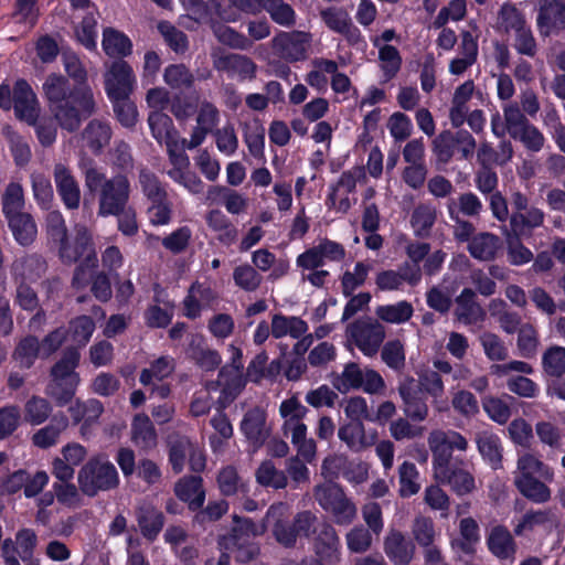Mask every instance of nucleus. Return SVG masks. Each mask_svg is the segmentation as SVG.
Masks as SVG:
<instances>
[{
    "instance_id": "1",
    "label": "nucleus",
    "mask_w": 565,
    "mask_h": 565,
    "mask_svg": "<svg viewBox=\"0 0 565 565\" xmlns=\"http://www.w3.org/2000/svg\"><path fill=\"white\" fill-rule=\"evenodd\" d=\"M64 66L68 77L50 74L43 83V92L60 127L75 132L84 120L95 114L96 104L87 71L79 58L67 56Z\"/></svg>"
},
{
    "instance_id": "2",
    "label": "nucleus",
    "mask_w": 565,
    "mask_h": 565,
    "mask_svg": "<svg viewBox=\"0 0 565 565\" xmlns=\"http://www.w3.org/2000/svg\"><path fill=\"white\" fill-rule=\"evenodd\" d=\"M0 108H13L15 117L28 125H35L40 115L36 95L24 78L17 79L12 88L6 82L0 84Z\"/></svg>"
},
{
    "instance_id": "3",
    "label": "nucleus",
    "mask_w": 565,
    "mask_h": 565,
    "mask_svg": "<svg viewBox=\"0 0 565 565\" xmlns=\"http://www.w3.org/2000/svg\"><path fill=\"white\" fill-rule=\"evenodd\" d=\"M78 488L83 494L94 498L100 491H109L118 487L119 476L116 467L99 457L89 458L77 475Z\"/></svg>"
},
{
    "instance_id": "4",
    "label": "nucleus",
    "mask_w": 565,
    "mask_h": 565,
    "mask_svg": "<svg viewBox=\"0 0 565 565\" xmlns=\"http://www.w3.org/2000/svg\"><path fill=\"white\" fill-rule=\"evenodd\" d=\"M315 498L326 512L332 514L337 524L349 525L352 523L356 514V509L347 498L341 486L335 482H327L317 486L315 489Z\"/></svg>"
},
{
    "instance_id": "5",
    "label": "nucleus",
    "mask_w": 565,
    "mask_h": 565,
    "mask_svg": "<svg viewBox=\"0 0 565 565\" xmlns=\"http://www.w3.org/2000/svg\"><path fill=\"white\" fill-rule=\"evenodd\" d=\"M509 136L520 141L531 152H540L545 143L542 131L525 117L516 105H508L503 109Z\"/></svg>"
},
{
    "instance_id": "6",
    "label": "nucleus",
    "mask_w": 565,
    "mask_h": 565,
    "mask_svg": "<svg viewBox=\"0 0 565 565\" xmlns=\"http://www.w3.org/2000/svg\"><path fill=\"white\" fill-rule=\"evenodd\" d=\"M130 182L126 174L118 173L106 182L98 196V215L108 217L128 207Z\"/></svg>"
},
{
    "instance_id": "7",
    "label": "nucleus",
    "mask_w": 565,
    "mask_h": 565,
    "mask_svg": "<svg viewBox=\"0 0 565 565\" xmlns=\"http://www.w3.org/2000/svg\"><path fill=\"white\" fill-rule=\"evenodd\" d=\"M58 256L63 264L72 265L82 259L86 264H97L93 236L86 226H76L72 241L68 237L58 245Z\"/></svg>"
},
{
    "instance_id": "8",
    "label": "nucleus",
    "mask_w": 565,
    "mask_h": 565,
    "mask_svg": "<svg viewBox=\"0 0 565 565\" xmlns=\"http://www.w3.org/2000/svg\"><path fill=\"white\" fill-rule=\"evenodd\" d=\"M347 332L366 356L376 354L385 338L384 327L371 318L353 321L348 326Z\"/></svg>"
},
{
    "instance_id": "9",
    "label": "nucleus",
    "mask_w": 565,
    "mask_h": 565,
    "mask_svg": "<svg viewBox=\"0 0 565 565\" xmlns=\"http://www.w3.org/2000/svg\"><path fill=\"white\" fill-rule=\"evenodd\" d=\"M148 125L151 130L152 137L161 143L166 142L168 147L169 159L172 164H189V158L184 151L177 152L173 149L175 146V135L177 130L174 129L172 119L160 110H152L148 116Z\"/></svg>"
},
{
    "instance_id": "10",
    "label": "nucleus",
    "mask_w": 565,
    "mask_h": 565,
    "mask_svg": "<svg viewBox=\"0 0 565 565\" xmlns=\"http://www.w3.org/2000/svg\"><path fill=\"white\" fill-rule=\"evenodd\" d=\"M398 394L403 401V411L413 422H423L428 416L427 394L415 383V379L406 376L398 385Z\"/></svg>"
},
{
    "instance_id": "11",
    "label": "nucleus",
    "mask_w": 565,
    "mask_h": 565,
    "mask_svg": "<svg viewBox=\"0 0 565 565\" xmlns=\"http://www.w3.org/2000/svg\"><path fill=\"white\" fill-rule=\"evenodd\" d=\"M539 33L546 38L565 31V0H541L536 14Z\"/></svg>"
},
{
    "instance_id": "12",
    "label": "nucleus",
    "mask_w": 565,
    "mask_h": 565,
    "mask_svg": "<svg viewBox=\"0 0 565 565\" xmlns=\"http://www.w3.org/2000/svg\"><path fill=\"white\" fill-rule=\"evenodd\" d=\"M136 78L128 62L116 60L111 63L105 79V90L108 97H129Z\"/></svg>"
},
{
    "instance_id": "13",
    "label": "nucleus",
    "mask_w": 565,
    "mask_h": 565,
    "mask_svg": "<svg viewBox=\"0 0 565 565\" xmlns=\"http://www.w3.org/2000/svg\"><path fill=\"white\" fill-rule=\"evenodd\" d=\"M56 192L67 210H77L81 204V189L72 171L62 163H56L53 170Z\"/></svg>"
},
{
    "instance_id": "14",
    "label": "nucleus",
    "mask_w": 565,
    "mask_h": 565,
    "mask_svg": "<svg viewBox=\"0 0 565 565\" xmlns=\"http://www.w3.org/2000/svg\"><path fill=\"white\" fill-rule=\"evenodd\" d=\"M306 34L280 31L273 40V49L282 60L294 63L306 58Z\"/></svg>"
},
{
    "instance_id": "15",
    "label": "nucleus",
    "mask_w": 565,
    "mask_h": 565,
    "mask_svg": "<svg viewBox=\"0 0 565 565\" xmlns=\"http://www.w3.org/2000/svg\"><path fill=\"white\" fill-rule=\"evenodd\" d=\"M175 497L186 503L189 511L200 510L205 502L206 491L203 478L199 475H189L180 478L173 487Z\"/></svg>"
},
{
    "instance_id": "16",
    "label": "nucleus",
    "mask_w": 565,
    "mask_h": 565,
    "mask_svg": "<svg viewBox=\"0 0 565 565\" xmlns=\"http://www.w3.org/2000/svg\"><path fill=\"white\" fill-rule=\"evenodd\" d=\"M313 534H316L313 542L316 555L328 564L338 562L340 540L334 527L328 522H321L315 526Z\"/></svg>"
},
{
    "instance_id": "17",
    "label": "nucleus",
    "mask_w": 565,
    "mask_h": 565,
    "mask_svg": "<svg viewBox=\"0 0 565 565\" xmlns=\"http://www.w3.org/2000/svg\"><path fill=\"white\" fill-rule=\"evenodd\" d=\"M213 66L218 72H224L228 77L237 75L241 81L252 79L256 74L254 61L242 54L228 53L213 60Z\"/></svg>"
},
{
    "instance_id": "18",
    "label": "nucleus",
    "mask_w": 565,
    "mask_h": 565,
    "mask_svg": "<svg viewBox=\"0 0 565 565\" xmlns=\"http://www.w3.org/2000/svg\"><path fill=\"white\" fill-rule=\"evenodd\" d=\"M384 552L394 565H407L415 552V545L401 531L391 530L384 540Z\"/></svg>"
},
{
    "instance_id": "19",
    "label": "nucleus",
    "mask_w": 565,
    "mask_h": 565,
    "mask_svg": "<svg viewBox=\"0 0 565 565\" xmlns=\"http://www.w3.org/2000/svg\"><path fill=\"white\" fill-rule=\"evenodd\" d=\"M135 516L142 537L148 542H154L166 523L162 511L153 505L143 504L136 509Z\"/></svg>"
},
{
    "instance_id": "20",
    "label": "nucleus",
    "mask_w": 565,
    "mask_h": 565,
    "mask_svg": "<svg viewBox=\"0 0 565 565\" xmlns=\"http://www.w3.org/2000/svg\"><path fill=\"white\" fill-rule=\"evenodd\" d=\"M183 8L199 23H212L215 19H225V9L221 0H180Z\"/></svg>"
},
{
    "instance_id": "21",
    "label": "nucleus",
    "mask_w": 565,
    "mask_h": 565,
    "mask_svg": "<svg viewBox=\"0 0 565 565\" xmlns=\"http://www.w3.org/2000/svg\"><path fill=\"white\" fill-rule=\"evenodd\" d=\"M95 329L96 323L90 316L79 315L72 318L64 327L66 340L72 342L68 347H75L81 352L89 343Z\"/></svg>"
},
{
    "instance_id": "22",
    "label": "nucleus",
    "mask_w": 565,
    "mask_h": 565,
    "mask_svg": "<svg viewBox=\"0 0 565 565\" xmlns=\"http://www.w3.org/2000/svg\"><path fill=\"white\" fill-rule=\"evenodd\" d=\"M14 241L23 246H30L36 238L38 227L33 216L28 212L4 217Z\"/></svg>"
},
{
    "instance_id": "23",
    "label": "nucleus",
    "mask_w": 565,
    "mask_h": 565,
    "mask_svg": "<svg viewBox=\"0 0 565 565\" xmlns=\"http://www.w3.org/2000/svg\"><path fill=\"white\" fill-rule=\"evenodd\" d=\"M68 417L63 412L53 414L49 424L33 434V445L41 449L54 446L61 434L68 427Z\"/></svg>"
},
{
    "instance_id": "24",
    "label": "nucleus",
    "mask_w": 565,
    "mask_h": 565,
    "mask_svg": "<svg viewBox=\"0 0 565 565\" xmlns=\"http://www.w3.org/2000/svg\"><path fill=\"white\" fill-rule=\"evenodd\" d=\"M47 270L46 260L39 254H28L17 258L12 264V273L24 282L38 281Z\"/></svg>"
},
{
    "instance_id": "25",
    "label": "nucleus",
    "mask_w": 565,
    "mask_h": 565,
    "mask_svg": "<svg viewBox=\"0 0 565 565\" xmlns=\"http://www.w3.org/2000/svg\"><path fill=\"white\" fill-rule=\"evenodd\" d=\"M216 482L221 494L224 497L236 494L247 497L250 492L248 481L239 476L236 467L233 465H227L218 471Z\"/></svg>"
},
{
    "instance_id": "26",
    "label": "nucleus",
    "mask_w": 565,
    "mask_h": 565,
    "mask_svg": "<svg viewBox=\"0 0 565 565\" xmlns=\"http://www.w3.org/2000/svg\"><path fill=\"white\" fill-rule=\"evenodd\" d=\"M476 443L483 461L492 470L501 469L503 458L501 438L497 434L483 431L477 436Z\"/></svg>"
},
{
    "instance_id": "27",
    "label": "nucleus",
    "mask_w": 565,
    "mask_h": 565,
    "mask_svg": "<svg viewBox=\"0 0 565 565\" xmlns=\"http://www.w3.org/2000/svg\"><path fill=\"white\" fill-rule=\"evenodd\" d=\"M157 437L149 416L145 413L136 414L131 422V441L142 450H150L157 446Z\"/></svg>"
},
{
    "instance_id": "28",
    "label": "nucleus",
    "mask_w": 565,
    "mask_h": 565,
    "mask_svg": "<svg viewBox=\"0 0 565 565\" xmlns=\"http://www.w3.org/2000/svg\"><path fill=\"white\" fill-rule=\"evenodd\" d=\"M102 46L106 55L124 60L132 53V42L127 34L114 28L103 30Z\"/></svg>"
},
{
    "instance_id": "29",
    "label": "nucleus",
    "mask_w": 565,
    "mask_h": 565,
    "mask_svg": "<svg viewBox=\"0 0 565 565\" xmlns=\"http://www.w3.org/2000/svg\"><path fill=\"white\" fill-rule=\"evenodd\" d=\"M271 335L275 339H281L290 335L294 339H299L308 331V324L305 320L297 316H285L282 313H275L271 318Z\"/></svg>"
},
{
    "instance_id": "30",
    "label": "nucleus",
    "mask_w": 565,
    "mask_h": 565,
    "mask_svg": "<svg viewBox=\"0 0 565 565\" xmlns=\"http://www.w3.org/2000/svg\"><path fill=\"white\" fill-rule=\"evenodd\" d=\"M544 211L536 206H531L523 213H511L510 231L531 237L533 231L544 224Z\"/></svg>"
},
{
    "instance_id": "31",
    "label": "nucleus",
    "mask_w": 565,
    "mask_h": 565,
    "mask_svg": "<svg viewBox=\"0 0 565 565\" xmlns=\"http://www.w3.org/2000/svg\"><path fill=\"white\" fill-rule=\"evenodd\" d=\"M266 415L258 407L247 411L241 422V430L253 444L263 445L267 438Z\"/></svg>"
},
{
    "instance_id": "32",
    "label": "nucleus",
    "mask_w": 565,
    "mask_h": 565,
    "mask_svg": "<svg viewBox=\"0 0 565 565\" xmlns=\"http://www.w3.org/2000/svg\"><path fill=\"white\" fill-rule=\"evenodd\" d=\"M113 131L108 122L98 119L90 120L83 130V139L90 151L98 156L109 143Z\"/></svg>"
},
{
    "instance_id": "33",
    "label": "nucleus",
    "mask_w": 565,
    "mask_h": 565,
    "mask_svg": "<svg viewBox=\"0 0 565 565\" xmlns=\"http://www.w3.org/2000/svg\"><path fill=\"white\" fill-rule=\"evenodd\" d=\"M500 244V238L497 235L483 232L470 239L468 252L478 260H492L497 256Z\"/></svg>"
},
{
    "instance_id": "34",
    "label": "nucleus",
    "mask_w": 565,
    "mask_h": 565,
    "mask_svg": "<svg viewBox=\"0 0 565 565\" xmlns=\"http://www.w3.org/2000/svg\"><path fill=\"white\" fill-rule=\"evenodd\" d=\"M526 25L524 13L514 3L504 2L497 15L495 31L502 34L516 32Z\"/></svg>"
},
{
    "instance_id": "35",
    "label": "nucleus",
    "mask_w": 565,
    "mask_h": 565,
    "mask_svg": "<svg viewBox=\"0 0 565 565\" xmlns=\"http://www.w3.org/2000/svg\"><path fill=\"white\" fill-rule=\"evenodd\" d=\"M81 362V352L75 347H66L61 358L52 365L50 376L56 380L81 379L76 372Z\"/></svg>"
},
{
    "instance_id": "36",
    "label": "nucleus",
    "mask_w": 565,
    "mask_h": 565,
    "mask_svg": "<svg viewBox=\"0 0 565 565\" xmlns=\"http://www.w3.org/2000/svg\"><path fill=\"white\" fill-rule=\"evenodd\" d=\"M79 382L81 379L56 380V377H51L45 390L46 395L54 401L56 406L64 407L72 403Z\"/></svg>"
},
{
    "instance_id": "37",
    "label": "nucleus",
    "mask_w": 565,
    "mask_h": 565,
    "mask_svg": "<svg viewBox=\"0 0 565 565\" xmlns=\"http://www.w3.org/2000/svg\"><path fill=\"white\" fill-rule=\"evenodd\" d=\"M53 407L49 399L32 395L24 404L23 419L32 426H39L51 419Z\"/></svg>"
},
{
    "instance_id": "38",
    "label": "nucleus",
    "mask_w": 565,
    "mask_h": 565,
    "mask_svg": "<svg viewBox=\"0 0 565 565\" xmlns=\"http://www.w3.org/2000/svg\"><path fill=\"white\" fill-rule=\"evenodd\" d=\"M259 13L266 11L271 21L284 28L296 24V12L285 0H260Z\"/></svg>"
},
{
    "instance_id": "39",
    "label": "nucleus",
    "mask_w": 565,
    "mask_h": 565,
    "mask_svg": "<svg viewBox=\"0 0 565 565\" xmlns=\"http://www.w3.org/2000/svg\"><path fill=\"white\" fill-rule=\"evenodd\" d=\"M489 551L497 557L505 559L515 552V543L511 533L502 525L492 529L488 541Z\"/></svg>"
},
{
    "instance_id": "40",
    "label": "nucleus",
    "mask_w": 565,
    "mask_h": 565,
    "mask_svg": "<svg viewBox=\"0 0 565 565\" xmlns=\"http://www.w3.org/2000/svg\"><path fill=\"white\" fill-rule=\"evenodd\" d=\"M514 484L519 492L532 502L544 503L551 498L550 488L536 477H515Z\"/></svg>"
},
{
    "instance_id": "41",
    "label": "nucleus",
    "mask_w": 565,
    "mask_h": 565,
    "mask_svg": "<svg viewBox=\"0 0 565 565\" xmlns=\"http://www.w3.org/2000/svg\"><path fill=\"white\" fill-rule=\"evenodd\" d=\"M459 530L461 539L451 542L452 548H458L466 555L475 554V545L480 540L477 521L470 516L463 518L460 520Z\"/></svg>"
},
{
    "instance_id": "42",
    "label": "nucleus",
    "mask_w": 565,
    "mask_h": 565,
    "mask_svg": "<svg viewBox=\"0 0 565 565\" xmlns=\"http://www.w3.org/2000/svg\"><path fill=\"white\" fill-rule=\"evenodd\" d=\"M530 236L518 234L512 231L507 233V257L508 262L513 266H522L533 260L534 255L530 248L523 243L522 238H529Z\"/></svg>"
},
{
    "instance_id": "43",
    "label": "nucleus",
    "mask_w": 565,
    "mask_h": 565,
    "mask_svg": "<svg viewBox=\"0 0 565 565\" xmlns=\"http://www.w3.org/2000/svg\"><path fill=\"white\" fill-rule=\"evenodd\" d=\"M42 359L40 341L35 335H26L22 338L13 352V359L22 369H31L36 359Z\"/></svg>"
},
{
    "instance_id": "44",
    "label": "nucleus",
    "mask_w": 565,
    "mask_h": 565,
    "mask_svg": "<svg viewBox=\"0 0 565 565\" xmlns=\"http://www.w3.org/2000/svg\"><path fill=\"white\" fill-rule=\"evenodd\" d=\"M153 301L162 302L167 308H161L158 305L149 306L145 311V322L149 328H167L172 321L174 305L171 301L162 300L158 294L154 295Z\"/></svg>"
},
{
    "instance_id": "45",
    "label": "nucleus",
    "mask_w": 565,
    "mask_h": 565,
    "mask_svg": "<svg viewBox=\"0 0 565 565\" xmlns=\"http://www.w3.org/2000/svg\"><path fill=\"white\" fill-rule=\"evenodd\" d=\"M436 218L437 214L435 207L427 204L416 206L411 216V224L414 228L415 236L419 238L428 237Z\"/></svg>"
},
{
    "instance_id": "46",
    "label": "nucleus",
    "mask_w": 565,
    "mask_h": 565,
    "mask_svg": "<svg viewBox=\"0 0 565 565\" xmlns=\"http://www.w3.org/2000/svg\"><path fill=\"white\" fill-rule=\"evenodd\" d=\"M215 19L211 24L214 35L220 43L234 50H248L253 46L252 40L245 34L237 32L235 29L225 24H214Z\"/></svg>"
},
{
    "instance_id": "47",
    "label": "nucleus",
    "mask_w": 565,
    "mask_h": 565,
    "mask_svg": "<svg viewBox=\"0 0 565 565\" xmlns=\"http://www.w3.org/2000/svg\"><path fill=\"white\" fill-rule=\"evenodd\" d=\"M25 201L23 188L20 183L10 182L1 198V209L4 217L25 212Z\"/></svg>"
},
{
    "instance_id": "48",
    "label": "nucleus",
    "mask_w": 565,
    "mask_h": 565,
    "mask_svg": "<svg viewBox=\"0 0 565 565\" xmlns=\"http://www.w3.org/2000/svg\"><path fill=\"white\" fill-rule=\"evenodd\" d=\"M3 135L9 143L10 152L17 166L23 167L31 159V149L24 137L15 131L11 126L3 128Z\"/></svg>"
},
{
    "instance_id": "49",
    "label": "nucleus",
    "mask_w": 565,
    "mask_h": 565,
    "mask_svg": "<svg viewBox=\"0 0 565 565\" xmlns=\"http://www.w3.org/2000/svg\"><path fill=\"white\" fill-rule=\"evenodd\" d=\"M375 313L381 320L387 323L399 324L412 318L414 309L411 302L402 300L394 305L379 306Z\"/></svg>"
},
{
    "instance_id": "50",
    "label": "nucleus",
    "mask_w": 565,
    "mask_h": 565,
    "mask_svg": "<svg viewBox=\"0 0 565 565\" xmlns=\"http://www.w3.org/2000/svg\"><path fill=\"white\" fill-rule=\"evenodd\" d=\"M313 66L320 71L331 74V88L334 93L345 94L350 90L352 84L349 76L338 71V64L333 60L316 58Z\"/></svg>"
},
{
    "instance_id": "51",
    "label": "nucleus",
    "mask_w": 565,
    "mask_h": 565,
    "mask_svg": "<svg viewBox=\"0 0 565 565\" xmlns=\"http://www.w3.org/2000/svg\"><path fill=\"white\" fill-rule=\"evenodd\" d=\"M256 481L265 488L284 489L287 486V476L276 469L270 460L260 463L256 470Z\"/></svg>"
},
{
    "instance_id": "52",
    "label": "nucleus",
    "mask_w": 565,
    "mask_h": 565,
    "mask_svg": "<svg viewBox=\"0 0 565 565\" xmlns=\"http://www.w3.org/2000/svg\"><path fill=\"white\" fill-rule=\"evenodd\" d=\"M158 30L167 45L177 54H183L189 49L188 35L169 21L158 23Z\"/></svg>"
},
{
    "instance_id": "53",
    "label": "nucleus",
    "mask_w": 565,
    "mask_h": 565,
    "mask_svg": "<svg viewBox=\"0 0 565 565\" xmlns=\"http://www.w3.org/2000/svg\"><path fill=\"white\" fill-rule=\"evenodd\" d=\"M97 19L88 12L75 28L76 40L88 51L97 49Z\"/></svg>"
},
{
    "instance_id": "54",
    "label": "nucleus",
    "mask_w": 565,
    "mask_h": 565,
    "mask_svg": "<svg viewBox=\"0 0 565 565\" xmlns=\"http://www.w3.org/2000/svg\"><path fill=\"white\" fill-rule=\"evenodd\" d=\"M362 385L363 372L355 362L345 364L342 374L333 381V386L341 393H347L351 388L360 390Z\"/></svg>"
},
{
    "instance_id": "55",
    "label": "nucleus",
    "mask_w": 565,
    "mask_h": 565,
    "mask_svg": "<svg viewBox=\"0 0 565 565\" xmlns=\"http://www.w3.org/2000/svg\"><path fill=\"white\" fill-rule=\"evenodd\" d=\"M139 182L143 194L150 202L167 201V191L153 172L142 169L139 174Z\"/></svg>"
},
{
    "instance_id": "56",
    "label": "nucleus",
    "mask_w": 565,
    "mask_h": 565,
    "mask_svg": "<svg viewBox=\"0 0 565 565\" xmlns=\"http://www.w3.org/2000/svg\"><path fill=\"white\" fill-rule=\"evenodd\" d=\"M163 79L171 88H191L194 83L192 72L184 64H170L164 68Z\"/></svg>"
},
{
    "instance_id": "57",
    "label": "nucleus",
    "mask_w": 565,
    "mask_h": 565,
    "mask_svg": "<svg viewBox=\"0 0 565 565\" xmlns=\"http://www.w3.org/2000/svg\"><path fill=\"white\" fill-rule=\"evenodd\" d=\"M399 473V494L403 498H408L416 494L420 486L417 482L418 470L416 465L411 461H404L398 469Z\"/></svg>"
},
{
    "instance_id": "58",
    "label": "nucleus",
    "mask_w": 565,
    "mask_h": 565,
    "mask_svg": "<svg viewBox=\"0 0 565 565\" xmlns=\"http://www.w3.org/2000/svg\"><path fill=\"white\" fill-rule=\"evenodd\" d=\"M379 57L382 61L381 68L384 74V82H388L396 76L402 66L399 51L391 44H385L379 51Z\"/></svg>"
},
{
    "instance_id": "59",
    "label": "nucleus",
    "mask_w": 565,
    "mask_h": 565,
    "mask_svg": "<svg viewBox=\"0 0 565 565\" xmlns=\"http://www.w3.org/2000/svg\"><path fill=\"white\" fill-rule=\"evenodd\" d=\"M117 120L126 128L135 127L138 117L137 106L129 100V97H108Z\"/></svg>"
},
{
    "instance_id": "60",
    "label": "nucleus",
    "mask_w": 565,
    "mask_h": 565,
    "mask_svg": "<svg viewBox=\"0 0 565 565\" xmlns=\"http://www.w3.org/2000/svg\"><path fill=\"white\" fill-rule=\"evenodd\" d=\"M415 383L424 391L427 395L438 398L445 393V386L440 374L437 371L426 369L418 373V379H415Z\"/></svg>"
},
{
    "instance_id": "61",
    "label": "nucleus",
    "mask_w": 565,
    "mask_h": 565,
    "mask_svg": "<svg viewBox=\"0 0 565 565\" xmlns=\"http://www.w3.org/2000/svg\"><path fill=\"white\" fill-rule=\"evenodd\" d=\"M190 355L195 363L206 372L216 370L222 362V358L216 350L205 348L201 344L195 345L193 342L190 345Z\"/></svg>"
},
{
    "instance_id": "62",
    "label": "nucleus",
    "mask_w": 565,
    "mask_h": 565,
    "mask_svg": "<svg viewBox=\"0 0 565 565\" xmlns=\"http://www.w3.org/2000/svg\"><path fill=\"white\" fill-rule=\"evenodd\" d=\"M543 369L550 376L561 377L565 374V348L552 347L542 356Z\"/></svg>"
},
{
    "instance_id": "63",
    "label": "nucleus",
    "mask_w": 565,
    "mask_h": 565,
    "mask_svg": "<svg viewBox=\"0 0 565 565\" xmlns=\"http://www.w3.org/2000/svg\"><path fill=\"white\" fill-rule=\"evenodd\" d=\"M440 479L446 481L458 494L469 493L475 488L473 477L463 469L454 467L444 473Z\"/></svg>"
},
{
    "instance_id": "64",
    "label": "nucleus",
    "mask_w": 565,
    "mask_h": 565,
    "mask_svg": "<svg viewBox=\"0 0 565 565\" xmlns=\"http://www.w3.org/2000/svg\"><path fill=\"white\" fill-rule=\"evenodd\" d=\"M244 141L249 153L257 160H265V128L256 124L253 128L246 126Z\"/></svg>"
}]
</instances>
